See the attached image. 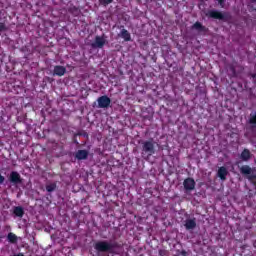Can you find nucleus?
<instances>
[{
	"instance_id": "nucleus-1",
	"label": "nucleus",
	"mask_w": 256,
	"mask_h": 256,
	"mask_svg": "<svg viewBox=\"0 0 256 256\" xmlns=\"http://www.w3.org/2000/svg\"><path fill=\"white\" fill-rule=\"evenodd\" d=\"M94 249L97 253H110L111 255H115V253H117L115 249H119V243L109 242L107 240L97 241L94 244Z\"/></svg>"
},
{
	"instance_id": "nucleus-2",
	"label": "nucleus",
	"mask_w": 256,
	"mask_h": 256,
	"mask_svg": "<svg viewBox=\"0 0 256 256\" xmlns=\"http://www.w3.org/2000/svg\"><path fill=\"white\" fill-rule=\"evenodd\" d=\"M142 155H147L144 159H149V157L155 155V141L153 138L142 142Z\"/></svg>"
},
{
	"instance_id": "nucleus-3",
	"label": "nucleus",
	"mask_w": 256,
	"mask_h": 256,
	"mask_svg": "<svg viewBox=\"0 0 256 256\" xmlns=\"http://www.w3.org/2000/svg\"><path fill=\"white\" fill-rule=\"evenodd\" d=\"M240 173L242 175H247L246 178L248 179V181H250V183H252V185L254 186V189L256 191V175L253 174V169L250 168L249 165H243L240 168Z\"/></svg>"
},
{
	"instance_id": "nucleus-4",
	"label": "nucleus",
	"mask_w": 256,
	"mask_h": 256,
	"mask_svg": "<svg viewBox=\"0 0 256 256\" xmlns=\"http://www.w3.org/2000/svg\"><path fill=\"white\" fill-rule=\"evenodd\" d=\"M207 17H210V19H219L220 21H227L229 19V14L222 13L218 10H210L206 14Z\"/></svg>"
},
{
	"instance_id": "nucleus-5",
	"label": "nucleus",
	"mask_w": 256,
	"mask_h": 256,
	"mask_svg": "<svg viewBox=\"0 0 256 256\" xmlns=\"http://www.w3.org/2000/svg\"><path fill=\"white\" fill-rule=\"evenodd\" d=\"M8 181L11 183V185H14L15 187L17 185H23V179L21 178V174H19V172L17 171L10 172Z\"/></svg>"
},
{
	"instance_id": "nucleus-6",
	"label": "nucleus",
	"mask_w": 256,
	"mask_h": 256,
	"mask_svg": "<svg viewBox=\"0 0 256 256\" xmlns=\"http://www.w3.org/2000/svg\"><path fill=\"white\" fill-rule=\"evenodd\" d=\"M99 109H107L111 106V98L107 95L100 96L97 99Z\"/></svg>"
},
{
	"instance_id": "nucleus-7",
	"label": "nucleus",
	"mask_w": 256,
	"mask_h": 256,
	"mask_svg": "<svg viewBox=\"0 0 256 256\" xmlns=\"http://www.w3.org/2000/svg\"><path fill=\"white\" fill-rule=\"evenodd\" d=\"M195 185H196L195 179H193L192 177H188V178L184 179V181H183V187H184L186 193L194 191Z\"/></svg>"
},
{
	"instance_id": "nucleus-8",
	"label": "nucleus",
	"mask_w": 256,
	"mask_h": 256,
	"mask_svg": "<svg viewBox=\"0 0 256 256\" xmlns=\"http://www.w3.org/2000/svg\"><path fill=\"white\" fill-rule=\"evenodd\" d=\"M106 40L101 36H96L94 43L91 44L92 49H103L105 47Z\"/></svg>"
},
{
	"instance_id": "nucleus-9",
	"label": "nucleus",
	"mask_w": 256,
	"mask_h": 256,
	"mask_svg": "<svg viewBox=\"0 0 256 256\" xmlns=\"http://www.w3.org/2000/svg\"><path fill=\"white\" fill-rule=\"evenodd\" d=\"M65 73H67V68L65 66L56 65V66H54L52 75H53V77H63V75H65Z\"/></svg>"
},
{
	"instance_id": "nucleus-10",
	"label": "nucleus",
	"mask_w": 256,
	"mask_h": 256,
	"mask_svg": "<svg viewBox=\"0 0 256 256\" xmlns=\"http://www.w3.org/2000/svg\"><path fill=\"white\" fill-rule=\"evenodd\" d=\"M186 231H193L197 227V218H188L184 221Z\"/></svg>"
},
{
	"instance_id": "nucleus-11",
	"label": "nucleus",
	"mask_w": 256,
	"mask_h": 256,
	"mask_svg": "<svg viewBox=\"0 0 256 256\" xmlns=\"http://www.w3.org/2000/svg\"><path fill=\"white\" fill-rule=\"evenodd\" d=\"M87 157H89L88 150H78L75 153V159H77L78 161H85V159H87Z\"/></svg>"
},
{
	"instance_id": "nucleus-12",
	"label": "nucleus",
	"mask_w": 256,
	"mask_h": 256,
	"mask_svg": "<svg viewBox=\"0 0 256 256\" xmlns=\"http://www.w3.org/2000/svg\"><path fill=\"white\" fill-rule=\"evenodd\" d=\"M217 175L221 181H225L227 179V175H229V171H227V168L225 166H221L218 169Z\"/></svg>"
},
{
	"instance_id": "nucleus-13",
	"label": "nucleus",
	"mask_w": 256,
	"mask_h": 256,
	"mask_svg": "<svg viewBox=\"0 0 256 256\" xmlns=\"http://www.w3.org/2000/svg\"><path fill=\"white\" fill-rule=\"evenodd\" d=\"M13 214L15 215V217L23 219V216L25 215V209H23V206H15L13 208Z\"/></svg>"
},
{
	"instance_id": "nucleus-14",
	"label": "nucleus",
	"mask_w": 256,
	"mask_h": 256,
	"mask_svg": "<svg viewBox=\"0 0 256 256\" xmlns=\"http://www.w3.org/2000/svg\"><path fill=\"white\" fill-rule=\"evenodd\" d=\"M118 37H121V39H124V41L129 42L131 41V33L125 28H123L120 33L118 34Z\"/></svg>"
},
{
	"instance_id": "nucleus-15",
	"label": "nucleus",
	"mask_w": 256,
	"mask_h": 256,
	"mask_svg": "<svg viewBox=\"0 0 256 256\" xmlns=\"http://www.w3.org/2000/svg\"><path fill=\"white\" fill-rule=\"evenodd\" d=\"M192 29H195V31H199L200 33H205V31H207V27L203 26L201 22H195L192 25Z\"/></svg>"
},
{
	"instance_id": "nucleus-16",
	"label": "nucleus",
	"mask_w": 256,
	"mask_h": 256,
	"mask_svg": "<svg viewBox=\"0 0 256 256\" xmlns=\"http://www.w3.org/2000/svg\"><path fill=\"white\" fill-rule=\"evenodd\" d=\"M7 241H8V243L15 245V244H17V241H19V238L17 237V235H15V233L9 232L7 235Z\"/></svg>"
},
{
	"instance_id": "nucleus-17",
	"label": "nucleus",
	"mask_w": 256,
	"mask_h": 256,
	"mask_svg": "<svg viewBox=\"0 0 256 256\" xmlns=\"http://www.w3.org/2000/svg\"><path fill=\"white\" fill-rule=\"evenodd\" d=\"M240 158L242 161H249V159H251V151H249V149H244L241 152Z\"/></svg>"
},
{
	"instance_id": "nucleus-18",
	"label": "nucleus",
	"mask_w": 256,
	"mask_h": 256,
	"mask_svg": "<svg viewBox=\"0 0 256 256\" xmlns=\"http://www.w3.org/2000/svg\"><path fill=\"white\" fill-rule=\"evenodd\" d=\"M248 122L251 125V129H255V127H256V112L250 113V118H249Z\"/></svg>"
},
{
	"instance_id": "nucleus-19",
	"label": "nucleus",
	"mask_w": 256,
	"mask_h": 256,
	"mask_svg": "<svg viewBox=\"0 0 256 256\" xmlns=\"http://www.w3.org/2000/svg\"><path fill=\"white\" fill-rule=\"evenodd\" d=\"M56 189H57V183H55V182L46 185V191L48 193H53V191H55Z\"/></svg>"
},
{
	"instance_id": "nucleus-20",
	"label": "nucleus",
	"mask_w": 256,
	"mask_h": 256,
	"mask_svg": "<svg viewBox=\"0 0 256 256\" xmlns=\"http://www.w3.org/2000/svg\"><path fill=\"white\" fill-rule=\"evenodd\" d=\"M8 27L7 25L5 24V22H0V35L1 33H4L5 31H8Z\"/></svg>"
},
{
	"instance_id": "nucleus-21",
	"label": "nucleus",
	"mask_w": 256,
	"mask_h": 256,
	"mask_svg": "<svg viewBox=\"0 0 256 256\" xmlns=\"http://www.w3.org/2000/svg\"><path fill=\"white\" fill-rule=\"evenodd\" d=\"M101 5H111L113 3V0H99Z\"/></svg>"
},
{
	"instance_id": "nucleus-22",
	"label": "nucleus",
	"mask_w": 256,
	"mask_h": 256,
	"mask_svg": "<svg viewBox=\"0 0 256 256\" xmlns=\"http://www.w3.org/2000/svg\"><path fill=\"white\" fill-rule=\"evenodd\" d=\"M158 254H159V256H167V250H165V249H160V250L158 251Z\"/></svg>"
},
{
	"instance_id": "nucleus-23",
	"label": "nucleus",
	"mask_w": 256,
	"mask_h": 256,
	"mask_svg": "<svg viewBox=\"0 0 256 256\" xmlns=\"http://www.w3.org/2000/svg\"><path fill=\"white\" fill-rule=\"evenodd\" d=\"M5 183V176L0 174V185H3Z\"/></svg>"
},
{
	"instance_id": "nucleus-24",
	"label": "nucleus",
	"mask_w": 256,
	"mask_h": 256,
	"mask_svg": "<svg viewBox=\"0 0 256 256\" xmlns=\"http://www.w3.org/2000/svg\"><path fill=\"white\" fill-rule=\"evenodd\" d=\"M179 255H181V256H187V251L181 250V251L179 252Z\"/></svg>"
},
{
	"instance_id": "nucleus-25",
	"label": "nucleus",
	"mask_w": 256,
	"mask_h": 256,
	"mask_svg": "<svg viewBox=\"0 0 256 256\" xmlns=\"http://www.w3.org/2000/svg\"><path fill=\"white\" fill-rule=\"evenodd\" d=\"M250 77H251L252 79H256V74H255V73H252V74H250Z\"/></svg>"
},
{
	"instance_id": "nucleus-26",
	"label": "nucleus",
	"mask_w": 256,
	"mask_h": 256,
	"mask_svg": "<svg viewBox=\"0 0 256 256\" xmlns=\"http://www.w3.org/2000/svg\"><path fill=\"white\" fill-rule=\"evenodd\" d=\"M219 5H223L225 3V0H218Z\"/></svg>"
},
{
	"instance_id": "nucleus-27",
	"label": "nucleus",
	"mask_w": 256,
	"mask_h": 256,
	"mask_svg": "<svg viewBox=\"0 0 256 256\" xmlns=\"http://www.w3.org/2000/svg\"><path fill=\"white\" fill-rule=\"evenodd\" d=\"M232 71L235 73V68H232Z\"/></svg>"
},
{
	"instance_id": "nucleus-28",
	"label": "nucleus",
	"mask_w": 256,
	"mask_h": 256,
	"mask_svg": "<svg viewBox=\"0 0 256 256\" xmlns=\"http://www.w3.org/2000/svg\"><path fill=\"white\" fill-rule=\"evenodd\" d=\"M124 26H120V29H123Z\"/></svg>"
}]
</instances>
